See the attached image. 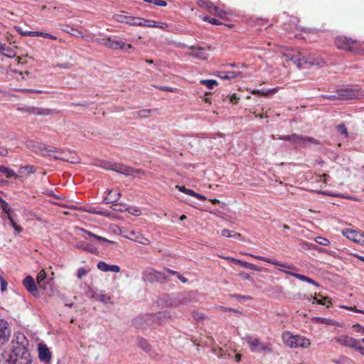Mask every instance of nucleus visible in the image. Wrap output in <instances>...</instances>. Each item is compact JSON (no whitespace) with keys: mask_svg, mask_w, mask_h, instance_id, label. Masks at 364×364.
Returning a JSON list of instances; mask_svg holds the SVG:
<instances>
[{"mask_svg":"<svg viewBox=\"0 0 364 364\" xmlns=\"http://www.w3.org/2000/svg\"><path fill=\"white\" fill-rule=\"evenodd\" d=\"M97 42L112 49H124L125 50H127L128 49L132 48V46L131 44L125 46V43L122 41L118 40L116 38H113L109 37L106 38H100L97 39Z\"/></svg>","mask_w":364,"mask_h":364,"instance_id":"nucleus-5","label":"nucleus"},{"mask_svg":"<svg viewBox=\"0 0 364 364\" xmlns=\"http://www.w3.org/2000/svg\"><path fill=\"white\" fill-rule=\"evenodd\" d=\"M87 211L90 213L97 214L105 217H110L112 215V213L108 210H100L97 208H90L87 210Z\"/></svg>","mask_w":364,"mask_h":364,"instance_id":"nucleus-30","label":"nucleus"},{"mask_svg":"<svg viewBox=\"0 0 364 364\" xmlns=\"http://www.w3.org/2000/svg\"><path fill=\"white\" fill-rule=\"evenodd\" d=\"M43 37L44 38H49V39H52V40H56L57 38L50 33H43Z\"/></svg>","mask_w":364,"mask_h":364,"instance_id":"nucleus-58","label":"nucleus"},{"mask_svg":"<svg viewBox=\"0 0 364 364\" xmlns=\"http://www.w3.org/2000/svg\"><path fill=\"white\" fill-rule=\"evenodd\" d=\"M337 130L341 134L343 135L345 138H347L348 136L347 128L346 127L344 124H338L337 126Z\"/></svg>","mask_w":364,"mask_h":364,"instance_id":"nucleus-42","label":"nucleus"},{"mask_svg":"<svg viewBox=\"0 0 364 364\" xmlns=\"http://www.w3.org/2000/svg\"><path fill=\"white\" fill-rule=\"evenodd\" d=\"M46 278V273L44 270H41L37 275V282L40 288L45 287V279Z\"/></svg>","mask_w":364,"mask_h":364,"instance_id":"nucleus-33","label":"nucleus"},{"mask_svg":"<svg viewBox=\"0 0 364 364\" xmlns=\"http://www.w3.org/2000/svg\"><path fill=\"white\" fill-rule=\"evenodd\" d=\"M177 277L183 282V283H186L187 282L188 279L186 278H185L184 277H183L182 275H181L179 273L177 275Z\"/></svg>","mask_w":364,"mask_h":364,"instance_id":"nucleus-64","label":"nucleus"},{"mask_svg":"<svg viewBox=\"0 0 364 364\" xmlns=\"http://www.w3.org/2000/svg\"><path fill=\"white\" fill-rule=\"evenodd\" d=\"M43 32L32 31L31 32V36L32 37H33V36H43Z\"/></svg>","mask_w":364,"mask_h":364,"instance_id":"nucleus-62","label":"nucleus"},{"mask_svg":"<svg viewBox=\"0 0 364 364\" xmlns=\"http://www.w3.org/2000/svg\"><path fill=\"white\" fill-rule=\"evenodd\" d=\"M284 343L290 348H295L296 342V336L291 334L289 332H287L283 334L282 336Z\"/></svg>","mask_w":364,"mask_h":364,"instance_id":"nucleus-23","label":"nucleus"},{"mask_svg":"<svg viewBox=\"0 0 364 364\" xmlns=\"http://www.w3.org/2000/svg\"><path fill=\"white\" fill-rule=\"evenodd\" d=\"M102 167L105 169L113 171L126 176L141 178L145 175L144 171L141 169L134 168L132 166L120 163L104 162Z\"/></svg>","mask_w":364,"mask_h":364,"instance_id":"nucleus-2","label":"nucleus"},{"mask_svg":"<svg viewBox=\"0 0 364 364\" xmlns=\"http://www.w3.org/2000/svg\"><path fill=\"white\" fill-rule=\"evenodd\" d=\"M111 208L114 211L122 212L123 211V209L122 208V205L116 204V203H112Z\"/></svg>","mask_w":364,"mask_h":364,"instance_id":"nucleus-52","label":"nucleus"},{"mask_svg":"<svg viewBox=\"0 0 364 364\" xmlns=\"http://www.w3.org/2000/svg\"><path fill=\"white\" fill-rule=\"evenodd\" d=\"M152 109H141L136 113V115L139 118H146L150 115Z\"/></svg>","mask_w":364,"mask_h":364,"instance_id":"nucleus-41","label":"nucleus"},{"mask_svg":"<svg viewBox=\"0 0 364 364\" xmlns=\"http://www.w3.org/2000/svg\"><path fill=\"white\" fill-rule=\"evenodd\" d=\"M19 33L24 36H31V32L32 31H23L21 30H18Z\"/></svg>","mask_w":364,"mask_h":364,"instance_id":"nucleus-61","label":"nucleus"},{"mask_svg":"<svg viewBox=\"0 0 364 364\" xmlns=\"http://www.w3.org/2000/svg\"><path fill=\"white\" fill-rule=\"evenodd\" d=\"M22 170H25L28 173H33L36 172V168L33 166L30 165L21 166L19 170L21 173H22Z\"/></svg>","mask_w":364,"mask_h":364,"instance_id":"nucleus-43","label":"nucleus"},{"mask_svg":"<svg viewBox=\"0 0 364 364\" xmlns=\"http://www.w3.org/2000/svg\"><path fill=\"white\" fill-rule=\"evenodd\" d=\"M145 22V19L139 18V17H132L129 16V23L132 26H144V23Z\"/></svg>","mask_w":364,"mask_h":364,"instance_id":"nucleus-32","label":"nucleus"},{"mask_svg":"<svg viewBox=\"0 0 364 364\" xmlns=\"http://www.w3.org/2000/svg\"><path fill=\"white\" fill-rule=\"evenodd\" d=\"M0 172L4 173L7 178H18V175L12 169L4 166H0Z\"/></svg>","mask_w":364,"mask_h":364,"instance_id":"nucleus-31","label":"nucleus"},{"mask_svg":"<svg viewBox=\"0 0 364 364\" xmlns=\"http://www.w3.org/2000/svg\"><path fill=\"white\" fill-rule=\"evenodd\" d=\"M139 346L144 350L148 352L151 349V346L149 343L144 338L139 339Z\"/></svg>","mask_w":364,"mask_h":364,"instance_id":"nucleus-39","label":"nucleus"},{"mask_svg":"<svg viewBox=\"0 0 364 364\" xmlns=\"http://www.w3.org/2000/svg\"><path fill=\"white\" fill-rule=\"evenodd\" d=\"M113 18L117 22L124 23L128 24L129 16H125L122 14H118L114 15Z\"/></svg>","mask_w":364,"mask_h":364,"instance_id":"nucleus-34","label":"nucleus"},{"mask_svg":"<svg viewBox=\"0 0 364 364\" xmlns=\"http://www.w3.org/2000/svg\"><path fill=\"white\" fill-rule=\"evenodd\" d=\"M355 42L345 36L337 37L335 40V45L338 49L350 50L353 49Z\"/></svg>","mask_w":364,"mask_h":364,"instance_id":"nucleus-11","label":"nucleus"},{"mask_svg":"<svg viewBox=\"0 0 364 364\" xmlns=\"http://www.w3.org/2000/svg\"><path fill=\"white\" fill-rule=\"evenodd\" d=\"M38 358L41 362L49 363L51 360V353L45 344L38 345Z\"/></svg>","mask_w":364,"mask_h":364,"instance_id":"nucleus-17","label":"nucleus"},{"mask_svg":"<svg viewBox=\"0 0 364 364\" xmlns=\"http://www.w3.org/2000/svg\"><path fill=\"white\" fill-rule=\"evenodd\" d=\"M288 141L291 142L293 144L296 146H304L307 143H311L314 144H318V142L316 139L310 136H303L301 135H299L296 134H293L289 135L288 138Z\"/></svg>","mask_w":364,"mask_h":364,"instance_id":"nucleus-9","label":"nucleus"},{"mask_svg":"<svg viewBox=\"0 0 364 364\" xmlns=\"http://www.w3.org/2000/svg\"><path fill=\"white\" fill-rule=\"evenodd\" d=\"M353 330L357 332V333H360L361 334H364V327L363 326H361L359 324H356V325H354L353 326Z\"/></svg>","mask_w":364,"mask_h":364,"instance_id":"nucleus-48","label":"nucleus"},{"mask_svg":"<svg viewBox=\"0 0 364 364\" xmlns=\"http://www.w3.org/2000/svg\"><path fill=\"white\" fill-rule=\"evenodd\" d=\"M129 238L144 245H149L151 244L150 240L144 237L142 234L134 231L130 232V237Z\"/></svg>","mask_w":364,"mask_h":364,"instance_id":"nucleus-20","label":"nucleus"},{"mask_svg":"<svg viewBox=\"0 0 364 364\" xmlns=\"http://www.w3.org/2000/svg\"><path fill=\"white\" fill-rule=\"evenodd\" d=\"M91 296L95 300L99 301L103 304H107L110 300V297L105 295L102 291H92Z\"/></svg>","mask_w":364,"mask_h":364,"instance_id":"nucleus-25","label":"nucleus"},{"mask_svg":"<svg viewBox=\"0 0 364 364\" xmlns=\"http://www.w3.org/2000/svg\"><path fill=\"white\" fill-rule=\"evenodd\" d=\"M200 83L205 85L208 89H213L215 86L218 85V82L215 80H202Z\"/></svg>","mask_w":364,"mask_h":364,"instance_id":"nucleus-35","label":"nucleus"},{"mask_svg":"<svg viewBox=\"0 0 364 364\" xmlns=\"http://www.w3.org/2000/svg\"><path fill=\"white\" fill-rule=\"evenodd\" d=\"M210 23L213 25H220L221 23L216 18H210Z\"/></svg>","mask_w":364,"mask_h":364,"instance_id":"nucleus-60","label":"nucleus"},{"mask_svg":"<svg viewBox=\"0 0 364 364\" xmlns=\"http://www.w3.org/2000/svg\"><path fill=\"white\" fill-rule=\"evenodd\" d=\"M227 259L232 261L237 264H240L243 267H245V268H247V269H250L252 270H255V271H260L261 270L260 268L258 267L257 266H256L255 264H253L247 262L237 259L233 257H227Z\"/></svg>","mask_w":364,"mask_h":364,"instance_id":"nucleus-24","label":"nucleus"},{"mask_svg":"<svg viewBox=\"0 0 364 364\" xmlns=\"http://www.w3.org/2000/svg\"><path fill=\"white\" fill-rule=\"evenodd\" d=\"M287 57L299 68L301 67L302 65L307 63L306 58L300 53H298L295 55H288Z\"/></svg>","mask_w":364,"mask_h":364,"instance_id":"nucleus-22","label":"nucleus"},{"mask_svg":"<svg viewBox=\"0 0 364 364\" xmlns=\"http://www.w3.org/2000/svg\"><path fill=\"white\" fill-rule=\"evenodd\" d=\"M145 2L147 3H151L155 5L159 6H166L167 5V3L165 1L163 0H143Z\"/></svg>","mask_w":364,"mask_h":364,"instance_id":"nucleus-45","label":"nucleus"},{"mask_svg":"<svg viewBox=\"0 0 364 364\" xmlns=\"http://www.w3.org/2000/svg\"><path fill=\"white\" fill-rule=\"evenodd\" d=\"M341 100H351L359 97L358 90L355 88H344L338 90Z\"/></svg>","mask_w":364,"mask_h":364,"instance_id":"nucleus-14","label":"nucleus"},{"mask_svg":"<svg viewBox=\"0 0 364 364\" xmlns=\"http://www.w3.org/2000/svg\"><path fill=\"white\" fill-rule=\"evenodd\" d=\"M316 319L319 321L320 323H326V324H329L330 323L328 322V321L324 318H320V317H317L316 318Z\"/></svg>","mask_w":364,"mask_h":364,"instance_id":"nucleus-59","label":"nucleus"},{"mask_svg":"<svg viewBox=\"0 0 364 364\" xmlns=\"http://www.w3.org/2000/svg\"><path fill=\"white\" fill-rule=\"evenodd\" d=\"M176 188H177L180 192L184 193H186L187 195H189V196H193V197L196 195V192H194L193 190L186 188L183 186H178V185H177L176 186Z\"/></svg>","mask_w":364,"mask_h":364,"instance_id":"nucleus-36","label":"nucleus"},{"mask_svg":"<svg viewBox=\"0 0 364 364\" xmlns=\"http://www.w3.org/2000/svg\"><path fill=\"white\" fill-rule=\"evenodd\" d=\"M107 192L109 196L104 199V201L106 203H114L118 201L121 197L120 192L114 193L113 194H112V193H113L112 190H107Z\"/></svg>","mask_w":364,"mask_h":364,"instance_id":"nucleus-26","label":"nucleus"},{"mask_svg":"<svg viewBox=\"0 0 364 364\" xmlns=\"http://www.w3.org/2000/svg\"><path fill=\"white\" fill-rule=\"evenodd\" d=\"M33 148H35V151L40 153L43 156H48L53 157L55 159H61V160H65L64 158L60 157V156L54 155L53 153L58 152V150L56 148L53 147H47L43 145H36L33 146Z\"/></svg>","mask_w":364,"mask_h":364,"instance_id":"nucleus-10","label":"nucleus"},{"mask_svg":"<svg viewBox=\"0 0 364 364\" xmlns=\"http://www.w3.org/2000/svg\"><path fill=\"white\" fill-rule=\"evenodd\" d=\"M195 198L199 199V200H205V197L203 195H200L199 193H196V195L194 196Z\"/></svg>","mask_w":364,"mask_h":364,"instance_id":"nucleus-63","label":"nucleus"},{"mask_svg":"<svg viewBox=\"0 0 364 364\" xmlns=\"http://www.w3.org/2000/svg\"><path fill=\"white\" fill-rule=\"evenodd\" d=\"M355 349L360 352V354L364 355V347L360 346V341H358V346L355 347Z\"/></svg>","mask_w":364,"mask_h":364,"instance_id":"nucleus-53","label":"nucleus"},{"mask_svg":"<svg viewBox=\"0 0 364 364\" xmlns=\"http://www.w3.org/2000/svg\"><path fill=\"white\" fill-rule=\"evenodd\" d=\"M90 237H92L96 240H97L98 241H100V242H109V243H112V241H110L105 237H102L101 236H99V235H97L90 231H85Z\"/></svg>","mask_w":364,"mask_h":364,"instance_id":"nucleus-38","label":"nucleus"},{"mask_svg":"<svg viewBox=\"0 0 364 364\" xmlns=\"http://www.w3.org/2000/svg\"><path fill=\"white\" fill-rule=\"evenodd\" d=\"M90 237H92L96 240H97L98 241H100V242H109V243H112V241H110L105 237H102L101 236H99V235H97L90 231H85Z\"/></svg>","mask_w":364,"mask_h":364,"instance_id":"nucleus-37","label":"nucleus"},{"mask_svg":"<svg viewBox=\"0 0 364 364\" xmlns=\"http://www.w3.org/2000/svg\"><path fill=\"white\" fill-rule=\"evenodd\" d=\"M181 304V301L174 296H168L165 298V304L168 306H177Z\"/></svg>","mask_w":364,"mask_h":364,"instance_id":"nucleus-29","label":"nucleus"},{"mask_svg":"<svg viewBox=\"0 0 364 364\" xmlns=\"http://www.w3.org/2000/svg\"><path fill=\"white\" fill-rule=\"evenodd\" d=\"M197 4L198 6L208 10V12L213 15L218 16L219 17L223 16V11L220 8L215 6L209 0H198Z\"/></svg>","mask_w":364,"mask_h":364,"instance_id":"nucleus-8","label":"nucleus"},{"mask_svg":"<svg viewBox=\"0 0 364 364\" xmlns=\"http://www.w3.org/2000/svg\"><path fill=\"white\" fill-rule=\"evenodd\" d=\"M8 154H9V151L7 149L2 148V147L0 148V156H8Z\"/></svg>","mask_w":364,"mask_h":364,"instance_id":"nucleus-54","label":"nucleus"},{"mask_svg":"<svg viewBox=\"0 0 364 364\" xmlns=\"http://www.w3.org/2000/svg\"><path fill=\"white\" fill-rule=\"evenodd\" d=\"M244 339L248 343L252 352H272V349L269 343H262L257 338L252 336H246Z\"/></svg>","mask_w":364,"mask_h":364,"instance_id":"nucleus-4","label":"nucleus"},{"mask_svg":"<svg viewBox=\"0 0 364 364\" xmlns=\"http://www.w3.org/2000/svg\"><path fill=\"white\" fill-rule=\"evenodd\" d=\"M322 97L330 100H340L338 90L333 95H323Z\"/></svg>","mask_w":364,"mask_h":364,"instance_id":"nucleus-44","label":"nucleus"},{"mask_svg":"<svg viewBox=\"0 0 364 364\" xmlns=\"http://www.w3.org/2000/svg\"><path fill=\"white\" fill-rule=\"evenodd\" d=\"M0 205L3 211L7 214V218L9 220L10 225L14 229V233L18 234L21 232L23 231V228L20 225H17V223L15 222L11 213L12 209L9 206V203H6L5 200H1Z\"/></svg>","mask_w":364,"mask_h":364,"instance_id":"nucleus-7","label":"nucleus"},{"mask_svg":"<svg viewBox=\"0 0 364 364\" xmlns=\"http://www.w3.org/2000/svg\"><path fill=\"white\" fill-rule=\"evenodd\" d=\"M314 241L316 243H318V244H319L321 245H323V246H328L330 244V242H329V240L328 239H326L325 237H320V236L316 237L314 238Z\"/></svg>","mask_w":364,"mask_h":364,"instance_id":"nucleus-40","label":"nucleus"},{"mask_svg":"<svg viewBox=\"0 0 364 364\" xmlns=\"http://www.w3.org/2000/svg\"><path fill=\"white\" fill-rule=\"evenodd\" d=\"M226 73L228 74V75L230 77V79L235 78V77H236L239 75V73H235L233 71L226 72Z\"/></svg>","mask_w":364,"mask_h":364,"instance_id":"nucleus-57","label":"nucleus"},{"mask_svg":"<svg viewBox=\"0 0 364 364\" xmlns=\"http://www.w3.org/2000/svg\"><path fill=\"white\" fill-rule=\"evenodd\" d=\"M0 284H1V289L2 291H4L7 288V282L3 277L0 275Z\"/></svg>","mask_w":364,"mask_h":364,"instance_id":"nucleus-50","label":"nucleus"},{"mask_svg":"<svg viewBox=\"0 0 364 364\" xmlns=\"http://www.w3.org/2000/svg\"><path fill=\"white\" fill-rule=\"evenodd\" d=\"M250 256L255 259L266 262L267 263L272 264L275 266H278V267L286 268V269H291V270L296 269V268L293 264H289L287 263H282L277 260L272 259L268 257H262V256H259V255L250 254Z\"/></svg>","mask_w":364,"mask_h":364,"instance_id":"nucleus-12","label":"nucleus"},{"mask_svg":"<svg viewBox=\"0 0 364 364\" xmlns=\"http://www.w3.org/2000/svg\"><path fill=\"white\" fill-rule=\"evenodd\" d=\"M234 231L230 230L228 229H224L221 232V235L226 237H233Z\"/></svg>","mask_w":364,"mask_h":364,"instance_id":"nucleus-47","label":"nucleus"},{"mask_svg":"<svg viewBox=\"0 0 364 364\" xmlns=\"http://www.w3.org/2000/svg\"><path fill=\"white\" fill-rule=\"evenodd\" d=\"M163 272H164L165 274H166V272H168V273H169L171 274L176 275V276L178 274V272H177L176 271H173V270H171V269H170L168 268H164V270Z\"/></svg>","mask_w":364,"mask_h":364,"instance_id":"nucleus-56","label":"nucleus"},{"mask_svg":"<svg viewBox=\"0 0 364 364\" xmlns=\"http://www.w3.org/2000/svg\"><path fill=\"white\" fill-rule=\"evenodd\" d=\"M311 345V342L309 339L301 336H296V342L295 348L301 347V348H308Z\"/></svg>","mask_w":364,"mask_h":364,"instance_id":"nucleus-28","label":"nucleus"},{"mask_svg":"<svg viewBox=\"0 0 364 364\" xmlns=\"http://www.w3.org/2000/svg\"><path fill=\"white\" fill-rule=\"evenodd\" d=\"M145 22L146 23H144V27L159 28L161 29H165L168 27V25L166 23L146 19H145Z\"/></svg>","mask_w":364,"mask_h":364,"instance_id":"nucleus-27","label":"nucleus"},{"mask_svg":"<svg viewBox=\"0 0 364 364\" xmlns=\"http://www.w3.org/2000/svg\"><path fill=\"white\" fill-rule=\"evenodd\" d=\"M28 341L23 333L14 335L11 341V350L2 364H31L32 359L28 350Z\"/></svg>","mask_w":364,"mask_h":364,"instance_id":"nucleus-1","label":"nucleus"},{"mask_svg":"<svg viewBox=\"0 0 364 364\" xmlns=\"http://www.w3.org/2000/svg\"><path fill=\"white\" fill-rule=\"evenodd\" d=\"M212 351L219 358L223 355V350L221 348H213Z\"/></svg>","mask_w":364,"mask_h":364,"instance_id":"nucleus-49","label":"nucleus"},{"mask_svg":"<svg viewBox=\"0 0 364 364\" xmlns=\"http://www.w3.org/2000/svg\"><path fill=\"white\" fill-rule=\"evenodd\" d=\"M166 279V275L164 272H158L152 268H147L144 271L142 274V279L144 282H160Z\"/></svg>","mask_w":364,"mask_h":364,"instance_id":"nucleus-6","label":"nucleus"},{"mask_svg":"<svg viewBox=\"0 0 364 364\" xmlns=\"http://www.w3.org/2000/svg\"><path fill=\"white\" fill-rule=\"evenodd\" d=\"M343 235L348 239L360 244H364V234L352 230L350 229H346L343 231Z\"/></svg>","mask_w":364,"mask_h":364,"instance_id":"nucleus-15","label":"nucleus"},{"mask_svg":"<svg viewBox=\"0 0 364 364\" xmlns=\"http://www.w3.org/2000/svg\"><path fill=\"white\" fill-rule=\"evenodd\" d=\"M23 286L26 287V289L28 290V292H30L34 296H38V291L36 287L34 279H33L32 277L27 276L23 279Z\"/></svg>","mask_w":364,"mask_h":364,"instance_id":"nucleus-19","label":"nucleus"},{"mask_svg":"<svg viewBox=\"0 0 364 364\" xmlns=\"http://www.w3.org/2000/svg\"><path fill=\"white\" fill-rule=\"evenodd\" d=\"M87 274V271L84 267H80L77 269V277L82 279Z\"/></svg>","mask_w":364,"mask_h":364,"instance_id":"nucleus-46","label":"nucleus"},{"mask_svg":"<svg viewBox=\"0 0 364 364\" xmlns=\"http://www.w3.org/2000/svg\"><path fill=\"white\" fill-rule=\"evenodd\" d=\"M291 276L294 277H296L297 279H299V280L301 281H303V282H306V279L308 277H306L303 274H291Z\"/></svg>","mask_w":364,"mask_h":364,"instance_id":"nucleus-51","label":"nucleus"},{"mask_svg":"<svg viewBox=\"0 0 364 364\" xmlns=\"http://www.w3.org/2000/svg\"><path fill=\"white\" fill-rule=\"evenodd\" d=\"M336 341L341 346L355 348L358 346V341L346 335H341L335 338Z\"/></svg>","mask_w":364,"mask_h":364,"instance_id":"nucleus-16","label":"nucleus"},{"mask_svg":"<svg viewBox=\"0 0 364 364\" xmlns=\"http://www.w3.org/2000/svg\"><path fill=\"white\" fill-rule=\"evenodd\" d=\"M11 335V330L9 328V323L3 318H0V346L4 345Z\"/></svg>","mask_w":364,"mask_h":364,"instance_id":"nucleus-13","label":"nucleus"},{"mask_svg":"<svg viewBox=\"0 0 364 364\" xmlns=\"http://www.w3.org/2000/svg\"><path fill=\"white\" fill-rule=\"evenodd\" d=\"M189 55L193 56V58L200 59V60H206L208 56V53L206 51V48L200 46H192L190 48Z\"/></svg>","mask_w":364,"mask_h":364,"instance_id":"nucleus-18","label":"nucleus"},{"mask_svg":"<svg viewBox=\"0 0 364 364\" xmlns=\"http://www.w3.org/2000/svg\"><path fill=\"white\" fill-rule=\"evenodd\" d=\"M239 98L237 97V95L236 94H233L231 97H230V102L233 104H236L238 101Z\"/></svg>","mask_w":364,"mask_h":364,"instance_id":"nucleus-55","label":"nucleus"},{"mask_svg":"<svg viewBox=\"0 0 364 364\" xmlns=\"http://www.w3.org/2000/svg\"><path fill=\"white\" fill-rule=\"evenodd\" d=\"M97 268L102 272H119L120 267L117 264H108L105 262H99L97 264Z\"/></svg>","mask_w":364,"mask_h":364,"instance_id":"nucleus-21","label":"nucleus"},{"mask_svg":"<svg viewBox=\"0 0 364 364\" xmlns=\"http://www.w3.org/2000/svg\"><path fill=\"white\" fill-rule=\"evenodd\" d=\"M169 315L166 312H159L156 314H145L136 317L133 321V325L139 329H146L149 326H154L155 323H160L162 318H168Z\"/></svg>","mask_w":364,"mask_h":364,"instance_id":"nucleus-3","label":"nucleus"}]
</instances>
